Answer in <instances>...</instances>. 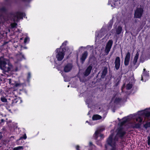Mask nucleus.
Wrapping results in <instances>:
<instances>
[{
    "mask_svg": "<svg viewBox=\"0 0 150 150\" xmlns=\"http://www.w3.org/2000/svg\"><path fill=\"white\" fill-rule=\"evenodd\" d=\"M105 148H106V145H105Z\"/></svg>",
    "mask_w": 150,
    "mask_h": 150,
    "instance_id": "3c124183",
    "label": "nucleus"
},
{
    "mask_svg": "<svg viewBox=\"0 0 150 150\" xmlns=\"http://www.w3.org/2000/svg\"><path fill=\"white\" fill-rule=\"evenodd\" d=\"M115 64V67L117 70H118L119 69L120 65V60L119 57H116Z\"/></svg>",
    "mask_w": 150,
    "mask_h": 150,
    "instance_id": "9b49d317",
    "label": "nucleus"
},
{
    "mask_svg": "<svg viewBox=\"0 0 150 150\" xmlns=\"http://www.w3.org/2000/svg\"><path fill=\"white\" fill-rule=\"evenodd\" d=\"M66 49L65 48H57L56 50V58L58 61H61L64 58Z\"/></svg>",
    "mask_w": 150,
    "mask_h": 150,
    "instance_id": "7ed1b4c3",
    "label": "nucleus"
},
{
    "mask_svg": "<svg viewBox=\"0 0 150 150\" xmlns=\"http://www.w3.org/2000/svg\"><path fill=\"white\" fill-rule=\"evenodd\" d=\"M122 27L120 26H119L116 30L117 34L119 35L122 32Z\"/></svg>",
    "mask_w": 150,
    "mask_h": 150,
    "instance_id": "412c9836",
    "label": "nucleus"
},
{
    "mask_svg": "<svg viewBox=\"0 0 150 150\" xmlns=\"http://www.w3.org/2000/svg\"><path fill=\"white\" fill-rule=\"evenodd\" d=\"M102 118V117L101 116L98 114L94 115L92 117V119L93 120H100Z\"/></svg>",
    "mask_w": 150,
    "mask_h": 150,
    "instance_id": "a211bd4d",
    "label": "nucleus"
},
{
    "mask_svg": "<svg viewBox=\"0 0 150 150\" xmlns=\"http://www.w3.org/2000/svg\"><path fill=\"white\" fill-rule=\"evenodd\" d=\"M108 73V68L106 67H104L102 71L101 76V78L103 79L104 78Z\"/></svg>",
    "mask_w": 150,
    "mask_h": 150,
    "instance_id": "2eb2a0df",
    "label": "nucleus"
},
{
    "mask_svg": "<svg viewBox=\"0 0 150 150\" xmlns=\"http://www.w3.org/2000/svg\"><path fill=\"white\" fill-rule=\"evenodd\" d=\"M16 16L18 19H23V17L25 16V14L24 13L22 12L19 11H17L15 13Z\"/></svg>",
    "mask_w": 150,
    "mask_h": 150,
    "instance_id": "4468645a",
    "label": "nucleus"
},
{
    "mask_svg": "<svg viewBox=\"0 0 150 150\" xmlns=\"http://www.w3.org/2000/svg\"><path fill=\"white\" fill-rule=\"evenodd\" d=\"M141 125L139 123H136L132 125V127L133 128L139 129L141 127Z\"/></svg>",
    "mask_w": 150,
    "mask_h": 150,
    "instance_id": "5701e85b",
    "label": "nucleus"
},
{
    "mask_svg": "<svg viewBox=\"0 0 150 150\" xmlns=\"http://www.w3.org/2000/svg\"><path fill=\"white\" fill-rule=\"evenodd\" d=\"M144 127L146 129H147L148 127H150V122L146 123L144 125Z\"/></svg>",
    "mask_w": 150,
    "mask_h": 150,
    "instance_id": "c85d7f7f",
    "label": "nucleus"
},
{
    "mask_svg": "<svg viewBox=\"0 0 150 150\" xmlns=\"http://www.w3.org/2000/svg\"><path fill=\"white\" fill-rule=\"evenodd\" d=\"M148 140L147 141V143L148 145L149 146L150 145V136H148L147 137Z\"/></svg>",
    "mask_w": 150,
    "mask_h": 150,
    "instance_id": "72a5a7b5",
    "label": "nucleus"
},
{
    "mask_svg": "<svg viewBox=\"0 0 150 150\" xmlns=\"http://www.w3.org/2000/svg\"><path fill=\"white\" fill-rule=\"evenodd\" d=\"M5 120L4 119H1L0 122V124L1 125H4Z\"/></svg>",
    "mask_w": 150,
    "mask_h": 150,
    "instance_id": "c9c22d12",
    "label": "nucleus"
},
{
    "mask_svg": "<svg viewBox=\"0 0 150 150\" xmlns=\"http://www.w3.org/2000/svg\"><path fill=\"white\" fill-rule=\"evenodd\" d=\"M11 27L12 28H14L16 27L17 25V24L16 23H11Z\"/></svg>",
    "mask_w": 150,
    "mask_h": 150,
    "instance_id": "2f4dec72",
    "label": "nucleus"
},
{
    "mask_svg": "<svg viewBox=\"0 0 150 150\" xmlns=\"http://www.w3.org/2000/svg\"><path fill=\"white\" fill-rule=\"evenodd\" d=\"M115 96H114L111 98V102L113 100L115 97Z\"/></svg>",
    "mask_w": 150,
    "mask_h": 150,
    "instance_id": "de8ad7c7",
    "label": "nucleus"
},
{
    "mask_svg": "<svg viewBox=\"0 0 150 150\" xmlns=\"http://www.w3.org/2000/svg\"><path fill=\"white\" fill-rule=\"evenodd\" d=\"M99 136H100V137L101 138H104L103 135V134H100H100H99Z\"/></svg>",
    "mask_w": 150,
    "mask_h": 150,
    "instance_id": "79ce46f5",
    "label": "nucleus"
},
{
    "mask_svg": "<svg viewBox=\"0 0 150 150\" xmlns=\"http://www.w3.org/2000/svg\"><path fill=\"white\" fill-rule=\"evenodd\" d=\"M2 132H0V141L1 140V142L3 143V144H5L4 142H6V141H5V140H3L2 139L3 137V136L2 135Z\"/></svg>",
    "mask_w": 150,
    "mask_h": 150,
    "instance_id": "cd10ccee",
    "label": "nucleus"
},
{
    "mask_svg": "<svg viewBox=\"0 0 150 150\" xmlns=\"http://www.w3.org/2000/svg\"><path fill=\"white\" fill-rule=\"evenodd\" d=\"M28 40H29V39L28 37H26L25 38L24 41V43L26 44L27 43V41Z\"/></svg>",
    "mask_w": 150,
    "mask_h": 150,
    "instance_id": "f704fd0d",
    "label": "nucleus"
},
{
    "mask_svg": "<svg viewBox=\"0 0 150 150\" xmlns=\"http://www.w3.org/2000/svg\"><path fill=\"white\" fill-rule=\"evenodd\" d=\"M88 55V52L87 51H84L82 54L81 57L80 58L81 62L83 63L85 62L86 59Z\"/></svg>",
    "mask_w": 150,
    "mask_h": 150,
    "instance_id": "ddd939ff",
    "label": "nucleus"
},
{
    "mask_svg": "<svg viewBox=\"0 0 150 150\" xmlns=\"http://www.w3.org/2000/svg\"><path fill=\"white\" fill-rule=\"evenodd\" d=\"M144 8L137 7L134 11V18H141L144 13Z\"/></svg>",
    "mask_w": 150,
    "mask_h": 150,
    "instance_id": "20e7f679",
    "label": "nucleus"
},
{
    "mask_svg": "<svg viewBox=\"0 0 150 150\" xmlns=\"http://www.w3.org/2000/svg\"><path fill=\"white\" fill-rule=\"evenodd\" d=\"M7 81L8 82L11 87H16L21 86V84L16 83L14 80H12L11 79H8Z\"/></svg>",
    "mask_w": 150,
    "mask_h": 150,
    "instance_id": "6e6552de",
    "label": "nucleus"
},
{
    "mask_svg": "<svg viewBox=\"0 0 150 150\" xmlns=\"http://www.w3.org/2000/svg\"><path fill=\"white\" fill-rule=\"evenodd\" d=\"M69 85H68V87H69Z\"/></svg>",
    "mask_w": 150,
    "mask_h": 150,
    "instance_id": "603ef678",
    "label": "nucleus"
},
{
    "mask_svg": "<svg viewBox=\"0 0 150 150\" xmlns=\"http://www.w3.org/2000/svg\"><path fill=\"white\" fill-rule=\"evenodd\" d=\"M143 119L140 117H139L136 119L137 121H139L140 122H141L142 121Z\"/></svg>",
    "mask_w": 150,
    "mask_h": 150,
    "instance_id": "7c9ffc66",
    "label": "nucleus"
},
{
    "mask_svg": "<svg viewBox=\"0 0 150 150\" xmlns=\"http://www.w3.org/2000/svg\"><path fill=\"white\" fill-rule=\"evenodd\" d=\"M149 76V73L146 71L145 69H144L142 73V75L141 76V80L143 81L144 77H148Z\"/></svg>",
    "mask_w": 150,
    "mask_h": 150,
    "instance_id": "dca6fc26",
    "label": "nucleus"
},
{
    "mask_svg": "<svg viewBox=\"0 0 150 150\" xmlns=\"http://www.w3.org/2000/svg\"><path fill=\"white\" fill-rule=\"evenodd\" d=\"M21 101V100L19 98H16L13 99L12 100V102L11 103V105L12 106H13L16 104L20 103Z\"/></svg>",
    "mask_w": 150,
    "mask_h": 150,
    "instance_id": "f3484780",
    "label": "nucleus"
},
{
    "mask_svg": "<svg viewBox=\"0 0 150 150\" xmlns=\"http://www.w3.org/2000/svg\"><path fill=\"white\" fill-rule=\"evenodd\" d=\"M123 119V120L120 123L121 125H123L128 120V118L127 117H124Z\"/></svg>",
    "mask_w": 150,
    "mask_h": 150,
    "instance_id": "393cba45",
    "label": "nucleus"
},
{
    "mask_svg": "<svg viewBox=\"0 0 150 150\" xmlns=\"http://www.w3.org/2000/svg\"><path fill=\"white\" fill-rule=\"evenodd\" d=\"M31 77V74L30 72H29L28 74L27 79H29Z\"/></svg>",
    "mask_w": 150,
    "mask_h": 150,
    "instance_id": "ea45409f",
    "label": "nucleus"
},
{
    "mask_svg": "<svg viewBox=\"0 0 150 150\" xmlns=\"http://www.w3.org/2000/svg\"><path fill=\"white\" fill-rule=\"evenodd\" d=\"M7 11V10L4 7H2L0 8V12L2 13H6Z\"/></svg>",
    "mask_w": 150,
    "mask_h": 150,
    "instance_id": "a878e982",
    "label": "nucleus"
},
{
    "mask_svg": "<svg viewBox=\"0 0 150 150\" xmlns=\"http://www.w3.org/2000/svg\"><path fill=\"white\" fill-rule=\"evenodd\" d=\"M118 0H113L114 2H112V4L111 5V6H113L112 5H113L115 6L118 5Z\"/></svg>",
    "mask_w": 150,
    "mask_h": 150,
    "instance_id": "c756f323",
    "label": "nucleus"
},
{
    "mask_svg": "<svg viewBox=\"0 0 150 150\" xmlns=\"http://www.w3.org/2000/svg\"><path fill=\"white\" fill-rule=\"evenodd\" d=\"M72 67V65L71 64L67 63L64 66V71L65 72H68L71 70Z\"/></svg>",
    "mask_w": 150,
    "mask_h": 150,
    "instance_id": "f8f14e48",
    "label": "nucleus"
},
{
    "mask_svg": "<svg viewBox=\"0 0 150 150\" xmlns=\"http://www.w3.org/2000/svg\"><path fill=\"white\" fill-rule=\"evenodd\" d=\"M76 149L77 150H80V147L79 145H77L76 147Z\"/></svg>",
    "mask_w": 150,
    "mask_h": 150,
    "instance_id": "37998d69",
    "label": "nucleus"
},
{
    "mask_svg": "<svg viewBox=\"0 0 150 150\" xmlns=\"http://www.w3.org/2000/svg\"><path fill=\"white\" fill-rule=\"evenodd\" d=\"M126 133V132L123 130L122 127H120L118 128L116 135L115 136H117V138L119 137L122 138Z\"/></svg>",
    "mask_w": 150,
    "mask_h": 150,
    "instance_id": "423d86ee",
    "label": "nucleus"
},
{
    "mask_svg": "<svg viewBox=\"0 0 150 150\" xmlns=\"http://www.w3.org/2000/svg\"><path fill=\"white\" fill-rule=\"evenodd\" d=\"M0 97L1 100L2 102L5 103L7 102V99L6 98L7 95L2 89L0 90Z\"/></svg>",
    "mask_w": 150,
    "mask_h": 150,
    "instance_id": "0eeeda50",
    "label": "nucleus"
},
{
    "mask_svg": "<svg viewBox=\"0 0 150 150\" xmlns=\"http://www.w3.org/2000/svg\"><path fill=\"white\" fill-rule=\"evenodd\" d=\"M130 57V53L129 52H128L126 54L124 60V64L125 66H127L129 63Z\"/></svg>",
    "mask_w": 150,
    "mask_h": 150,
    "instance_id": "9d476101",
    "label": "nucleus"
},
{
    "mask_svg": "<svg viewBox=\"0 0 150 150\" xmlns=\"http://www.w3.org/2000/svg\"><path fill=\"white\" fill-rule=\"evenodd\" d=\"M143 114L146 117H150V112L145 110L143 112Z\"/></svg>",
    "mask_w": 150,
    "mask_h": 150,
    "instance_id": "4be33fe9",
    "label": "nucleus"
},
{
    "mask_svg": "<svg viewBox=\"0 0 150 150\" xmlns=\"http://www.w3.org/2000/svg\"><path fill=\"white\" fill-rule=\"evenodd\" d=\"M92 69L93 66L91 64L88 66L83 73V76L85 77L88 76L91 73Z\"/></svg>",
    "mask_w": 150,
    "mask_h": 150,
    "instance_id": "1a4fd4ad",
    "label": "nucleus"
},
{
    "mask_svg": "<svg viewBox=\"0 0 150 150\" xmlns=\"http://www.w3.org/2000/svg\"><path fill=\"white\" fill-rule=\"evenodd\" d=\"M118 138L117 136L113 138V135L111 134L107 139L106 142L107 145L111 147L110 150H117L116 142L118 141Z\"/></svg>",
    "mask_w": 150,
    "mask_h": 150,
    "instance_id": "f03ea898",
    "label": "nucleus"
},
{
    "mask_svg": "<svg viewBox=\"0 0 150 150\" xmlns=\"http://www.w3.org/2000/svg\"><path fill=\"white\" fill-rule=\"evenodd\" d=\"M67 42V41H65L62 44V46L66 45Z\"/></svg>",
    "mask_w": 150,
    "mask_h": 150,
    "instance_id": "4c0bfd02",
    "label": "nucleus"
},
{
    "mask_svg": "<svg viewBox=\"0 0 150 150\" xmlns=\"http://www.w3.org/2000/svg\"><path fill=\"white\" fill-rule=\"evenodd\" d=\"M122 100V99L121 98H120L119 97H118V98L116 97L115 98L114 102L116 104H118Z\"/></svg>",
    "mask_w": 150,
    "mask_h": 150,
    "instance_id": "b1692460",
    "label": "nucleus"
},
{
    "mask_svg": "<svg viewBox=\"0 0 150 150\" xmlns=\"http://www.w3.org/2000/svg\"><path fill=\"white\" fill-rule=\"evenodd\" d=\"M116 81H117V82L115 84V86H117L118 85H119L120 82V79L118 78L117 79Z\"/></svg>",
    "mask_w": 150,
    "mask_h": 150,
    "instance_id": "473e14b6",
    "label": "nucleus"
},
{
    "mask_svg": "<svg viewBox=\"0 0 150 150\" xmlns=\"http://www.w3.org/2000/svg\"><path fill=\"white\" fill-rule=\"evenodd\" d=\"M86 122H88V121H86Z\"/></svg>",
    "mask_w": 150,
    "mask_h": 150,
    "instance_id": "8fccbe9b",
    "label": "nucleus"
},
{
    "mask_svg": "<svg viewBox=\"0 0 150 150\" xmlns=\"http://www.w3.org/2000/svg\"><path fill=\"white\" fill-rule=\"evenodd\" d=\"M13 150H18L17 147H15L13 148Z\"/></svg>",
    "mask_w": 150,
    "mask_h": 150,
    "instance_id": "09e8293b",
    "label": "nucleus"
},
{
    "mask_svg": "<svg viewBox=\"0 0 150 150\" xmlns=\"http://www.w3.org/2000/svg\"><path fill=\"white\" fill-rule=\"evenodd\" d=\"M132 84L128 83L126 85V89L127 90H130L132 87Z\"/></svg>",
    "mask_w": 150,
    "mask_h": 150,
    "instance_id": "bb28decb",
    "label": "nucleus"
},
{
    "mask_svg": "<svg viewBox=\"0 0 150 150\" xmlns=\"http://www.w3.org/2000/svg\"><path fill=\"white\" fill-rule=\"evenodd\" d=\"M2 82V78L1 77H0V85Z\"/></svg>",
    "mask_w": 150,
    "mask_h": 150,
    "instance_id": "a18cd8bd",
    "label": "nucleus"
},
{
    "mask_svg": "<svg viewBox=\"0 0 150 150\" xmlns=\"http://www.w3.org/2000/svg\"><path fill=\"white\" fill-rule=\"evenodd\" d=\"M7 60L3 57H0V68L4 73L11 71L12 65L9 63H7Z\"/></svg>",
    "mask_w": 150,
    "mask_h": 150,
    "instance_id": "f257e3e1",
    "label": "nucleus"
},
{
    "mask_svg": "<svg viewBox=\"0 0 150 150\" xmlns=\"http://www.w3.org/2000/svg\"><path fill=\"white\" fill-rule=\"evenodd\" d=\"M113 23V21L112 19L111 20L109 23L110 26H112Z\"/></svg>",
    "mask_w": 150,
    "mask_h": 150,
    "instance_id": "e433bc0d",
    "label": "nucleus"
},
{
    "mask_svg": "<svg viewBox=\"0 0 150 150\" xmlns=\"http://www.w3.org/2000/svg\"><path fill=\"white\" fill-rule=\"evenodd\" d=\"M100 134V131L98 130H96L93 136L94 139L97 140Z\"/></svg>",
    "mask_w": 150,
    "mask_h": 150,
    "instance_id": "6ab92c4d",
    "label": "nucleus"
},
{
    "mask_svg": "<svg viewBox=\"0 0 150 150\" xmlns=\"http://www.w3.org/2000/svg\"><path fill=\"white\" fill-rule=\"evenodd\" d=\"M113 41L112 40H108L105 47L104 52L106 55H107L112 47Z\"/></svg>",
    "mask_w": 150,
    "mask_h": 150,
    "instance_id": "39448f33",
    "label": "nucleus"
},
{
    "mask_svg": "<svg viewBox=\"0 0 150 150\" xmlns=\"http://www.w3.org/2000/svg\"><path fill=\"white\" fill-rule=\"evenodd\" d=\"M93 145V144L92 142H90L89 143V146H92Z\"/></svg>",
    "mask_w": 150,
    "mask_h": 150,
    "instance_id": "49530a36",
    "label": "nucleus"
},
{
    "mask_svg": "<svg viewBox=\"0 0 150 150\" xmlns=\"http://www.w3.org/2000/svg\"><path fill=\"white\" fill-rule=\"evenodd\" d=\"M20 55H21L23 59H25V57H24V55L23 54L22 52L20 53Z\"/></svg>",
    "mask_w": 150,
    "mask_h": 150,
    "instance_id": "c03bdc74",
    "label": "nucleus"
},
{
    "mask_svg": "<svg viewBox=\"0 0 150 150\" xmlns=\"http://www.w3.org/2000/svg\"><path fill=\"white\" fill-rule=\"evenodd\" d=\"M139 53L138 52H137L136 53L135 55L134 58V60L133 61V64L134 65L136 64V63L137 62L138 59L139 58Z\"/></svg>",
    "mask_w": 150,
    "mask_h": 150,
    "instance_id": "aec40b11",
    "label": "nucleus"
},
{
    "mask_svg": "<svg viewBox=\"0 0 150 150\" xmlns=\"http://www.w3.org/2000/svg\"><path fill=\"white\" fill-rule=\"evenodd\" d=\"M21 138H23L24 139H26L27 138V136L26 135V134H23V137H21Z\"/></svg>",
    "mask_w": 150,
    "mask_h": 150,
    "instance_id": "58836bf2",
    "label": "nucleus"
},
{
    "mask_svg": "<svg viewBox=\"0 0 150 150\" xmlns=\"http://www.w3.org/2000/svg\"><path fill=\"white\" fill-rule=\"evenodd\" d=\"M17 147L18 150L23 149V147L22 146H18Z\"/></svg>",
    "mask_w": 150,
    "mask_h": 150,
    "instance_id": "a19ab883",
    "label": "nucleus"
}]
</instances>
